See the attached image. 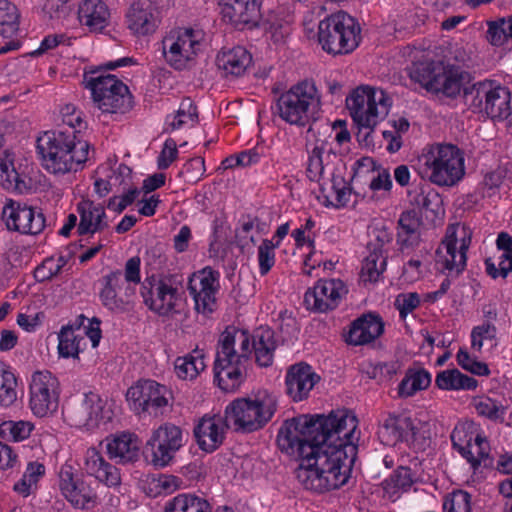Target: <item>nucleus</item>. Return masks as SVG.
I'll list each match as a JSON object with an SVG mask.
<instances>
[{"label": "nucleus", "mask_w": 512, "mask_h": 512, "mask_svg": "<svg viewBox=\"0 0 512 512\" xmlns=\"http://www.w3.org/2000/svg\"><path fill=\"white\" fill-rule=\"evenodd\" d=\"M357 418L346 410L301 415L286 420L277 435L279 448L300 459L295 470L307 490L323 493L344 485L357 456Z\"/></svg>", "instance_id": "f257e3e1"}, {"label": "nucleus", "mask_w": 512, "mask_h": 512, "mask_svg": "<svg viewBox=\"0 0 512 512\" xmlns=\"http://www.w3.org/2000/svg\"><path fill=\"white\" fill-rule=\"evenodd\" d=\"M36 150L42 166L53 174L76 172L88 160L90 144L79 131L57 129L38 137Z\"/></svg>", "instance_id": "f03ea898"}, {"label": "nucleus", "mask_w": 512, "mask_h": 512, "mask_svg": "<svg viewBox=\"0 0 512 512\" xmlns=\"http://www.w3.org/2000/svg\"><path fill=\"white\" fill-rule=\"evenodd\" d=\"M416 169L422 178L438 186H453L464 176V156L453 144L429 145L418 156Z\"/></svg>", "instance_id": "7ed1b4c3"}, {"label": "nucleus", "mask_w": 512, "mask_h": 512, "mask_svg": "<svg viewBox=\"0 0 512 512\" xmlns=\"http://www.w3.org/2000/svg\"><path fill=\"white\" fill-rule=\"evenodd\" d=\"M278 409V397L266 390L253 398H237L225 408L227 425L236 432L251 433L270 422Z\"/></svg>", "instance_id": "20e7f679"}, {"label": "nucleus", "mask_w": 512, "mask_h": 512, "mask_svg": "<svg viewBox=\"0 0 512 512\" xmlns=\"http://www.w3.org/2000/svg\"><path fill=\"white\" fill-rule=\"evenodd\" d=\"M408 73L412 81L419 83L427 91L441 93L450 98L460 93L469 77L459 66L433 60L412 63Z\"/></svg>", "instance_id": "39448f33"}, {"label": "nucleus", "mask_w": 512, "mask_h": 512, "mask_svg": "<svg viewBox=\"0 0 512 512\" xmlns=\"http://www.w3.org/2000/svg\"><path fill=\"white\" fill-rule=\"evenodd\" d=\"M320 106V95L315 83L305 80L278 97L276 111L287 124L304 127L317 119Z\"/></svg>", "instance_id": "423d86ee"}, {"label": "nucleus", "mask_w": 512, "mask_h": 512, "mask_svg": "<svg viewBox=\"0 0 512 512\" xmlns=\"http://www.w3.org/2000/svg\"><path fill=\"white\" fill-rule=\"evenodd\" d=\"M318 41L327 53L347 54L359 45L360 27L353 17L340 11L319 22Z\"/></svg>", "instance_id": "0eeeda50"}, {"label": "nucleus", "mask_w": 512, "mask_h": 512, "mask_svg": "<svg viewBox=\"0 0 512 512\" xmlns=\"http://www.w3.org/2000/svg\"><path fill=\"white\" fill-rule=\"evenodd\" d=\"M83 82L91 91L94 105L108 114H124L132 108V95L128 87L114 75L84 74Z\"/></svg>", "instance_id": "6e6552de"}, {"label": "nucleus", "mask_w": 512, "mask_h": 512, "mask_svg": "<svg viewBox=\"0 0 512 512\" xmlns=\"http://www.w3.org/2000/svg\"><path fill=\"white\" fill-rule=\"evenodd\" d=\"M346 106L359 127L373 130L388 114L391 100L382 89L361 86L346 98Z\"/></svg>", "instance_id": "1a4fd4ad"}, {"label": "nucleus", "mask_w": 512, "mask_h": 512, "mask_svg": "<svg viewBox=\"0 0 512 512\" xmlns=\"http://www.w3.org/2000/svg\"><path fill=\"white\" fill-rule=\"evenodd\" d=\"M464 96L475 113L486 115L492 120L507 119L512 113L511 94L508 88L485 80L464 88Z\"/></svg>", "instance_id": "9d476101"}, {"label": "nucleus", "mask_w": 512, "mask_h": 512, "mask_svg": "<svg viewBox=\"0 0 512 512\" xmlns=\"http://www.w3.org/2000/svg\"><path fill=\"white\" fill-rule=\"evenodd\" d=\"M472 231L466 225H450L440 246L436 250L439 269L458 276L466 267L467 250L471 244Z\"/></svg>", "instance_id": "9b49d317"}, {"label": "nucleus", "mask_w": 512, "mask_h": 512, "mask_svg": "<svg viewBox=\"0 0 512 512\" xmlns=\"http://www.w3.org/2000/svg\"><path fill=\"white\" fill-rule=\"evenodd\" d=\"M171 391L154 380H139L126 393L130 408L138 415L148 414L159 417L170 405Z\"/></svg>", "instance_id": "f8f14e48"}, {"label": "nucleus", "mask_w": 512, "mask_h": 512, "mask_svg": "<svg viewBox=\"0 0 512 512\" xmlns=\"http://www.w3.org/2000/svg\"><path fill=\"white\" fill-rule=\"evenodd\" d=\"M187 441L188 434L180 426L170 422L161 424L146 442V448L151 451V463L159 468L168 466Z\"/></svg>", "instance_id": "ddd939ff"}, {"label": "nucleus", "mask_w": 512, "mask_h": 512, "mask_svg": "<svg viewBox=\"0 0 512 512\" xmlns=\"http://www.w3.org/2000/svg\"><path fill=\"white\" fill-rule=\"evenodd\" d=\"M99 299L101 304L110 312L116 314L127 313L133 310L136 297L134 285L125 284L121 270L112 271L104 275L101 280Z\"/></svg>", "instance_id": "4468645a"}, {"label": "nucleus", "mask_w": 512, "mask_h": 512, "mask_svg": "<svg viewBox=\"0 0 512 512\" xmlns=\"http://www.w3.org/2000/svg\"><path fill=\"white\" fill-rule=\"evenodd\" d=\"M162 43L167 63L177 70L184 69L202 47L200 33L193 29L172 31Z\"/></svg>", "instance_id": "2eb2a0df"}, {"label": "nucleus", "mask_w": 512, "mask_h": 512, "mask_svg": "<svg viewBox=\"0 0 512 512\" xmlns=\"http://www.w3.org/2000/svg\"><path fill=\"white\" fill-rule=\"evenodd\" d=\"M2 219L9 231L21 234H40L46 220L40 209L9 199L2 209Z\"/></svg>", "instance_id": "dca6fc26"}, {"label": "nucleus", "mask_w": 512, "mask_h": 512, "mask_svg": "<svg viewBox=\"0 0 512 512\" xmlns=\"http://www.w3.org/2000/svg\"><path fill=\"white\" fill-rule=\"evenodd\" d=\"M59 382L49 371H37L30 383V408L39 417L54 412L58 407Z\"/></svg>", "instance_id": "f3484780"}, {"label": "nucleus", "mask_w": 512, "mask_h": 512, "mask_svg": "<svg viewBox=\"0 0 512 512\" xmlns=\"http://www.w3.org/2000/svg\"><path fill=\"white\" fill-rule=\"evenodd\" d=\"M218 271L205 267L191 275L188 290L195 302V308L203 314L211 313L216 305V293L219 289Z\"/></svg>", "instance_id": "a211bd4d"}, {"label": "nucleus", "mask_w": 512, "mask_h": 512, "mask_svg": "<svg viewBox=\"0 0 512 512\" xmlns=\"http://www.w3.org/2000/svg\"><path fill=\"white\" fill-rule=\"evenodd\" d=\"M348 292L340 279L319 280L304 295V304L308 310L325 313L338 307L340 300Z\"/></svg>", "instance_id": "6ab92c4d"}, {"label": "nucleus", "mask_w": 512, "mask_h": 512, "mask_svg": "<svg viewBox=\"0 0 512 512\" xmlns=\"http://www.w3.org/2000/svg\"><path fill=\"white\" fill-rule=\"evenodd\" d=\"M104 407L105 402L98 394L88 392L79 403L66 408L65 418L71 426L94 429L105 418Z\"/></svg>", "instance_id": "aec40b11"}, {"label": "nucleus", "mask_w": 512, "mask_h": 512, "mask_svg": "<svg viewBox=\"0 0 512 512\" xmlns=\"http://www.w3.org/2000/svg\"><path fill=\"white\" fill-rule=\"evenodd\" d=\"M59 488L75 508L89 509L96 503L95 491L83 478L73 472V467L70 465H63L60 469Z\"/></svg>", "instance_id": "412c9836"}, {"label": "nucleus", "mask_w": 512, "mask_h": 512, "mask_svg": "<svg viewBox=\"0 0 512 512\" xmlns=\"http://www.w3.org/2000/svg\"><path fill=\"white\" fill-rule=\"evenodd\" d=\"M260 6L261 0H221V14L236 29H252L260 23Z\"/></svg>", "instance_id": "4be33fe9"}, {"label": "nucleus", "mask_w": 512, "mask_h": 512, "mask_svg": "<svg viewBox=\"0 0 512 512\" xmlns=\"http://www.w3.org/2000/svg\"><path fill=\"white\" fill-rule=\"evenodd\" d=\"M141 295L144 303L154 312L161 316L168 315L175 311L179 300L178 289L171 283V279H160L154 287L147 280L142 284Z\"/></svg>", "instance_id": "5701e85b"}, {"label": "nucleus", "mask_w": 512, "mask_h": 512, "mask_svg": "<svg viewBox=\"0 0 512 512\" xmlns=\"http://www.w3.org/2000/svg\"><path fill=\"white\" fill-rule=\"evenodd\" d=\"M127 26L135 35L153 34L160 24V11L151 0L134 1L126 13Z\"/></svg>", "instance_id": "b1692460"}, {"label": "nucleus", "mask_w": 512, "mask_h": 512, "mask_svg": "<svg viewBox=\"0 0 512 512\" xmlns=\"http://www.w3.org/2000/svg\"><path fill=\"white\" fill-rule=\"evenodd\" d=\"M225 341L223 349H217L214 363V378L218 386L226 392L236 390L242 383L244 376L241 369L243 363L231 358V349Z\"/></svg>", "instance_id": "393cba45"}, {"label": "nucleus", "mask_w": 512, "mask_h": 512, "mask_svg": "<svg viewBox=\"0 0 512 512\" xmlns=\"http://www.w3.org/2000/svg\"><path fill=\"white\" fill-rule=\"evenodd\" d=\"M228 427L225 416L204 415L193 430L199 448L207 453L217 450L223 444Z\"/></svg>", "instance_id": "a878e982"}, {"label": "nucleus", "mask_w": 512, "mask_h": 512, "mask_svg": "<svg viewBox=\"0 0 512 512\" xmlns=\"http://www.w3.org/2000/svg\"><path fill=\"white\" fill-rule=\"evenodd\" d=\"M319 380V375L310 365L303 362L294 364L286 373V393L293 401H302L309 396L310 391Z\"/></svg>", "instance_id": "bb28decb"}, {"label": "nucleus", "mask_w": 512, "mask_h": 512, "mask_svg": "<svg viewBox=\"0 0 512 512\" xmlns=\"http://www.w3.org/2000/svg\"><path fill=\"white\" fill-rule=\"evenodd\" d=\"M383 331L384 324L378 315L364 314L351 323L345 341L349 345H364L374 341Z\"/></svg>", "instance_id": "cd10ccee"}, {"label": "nucleus", "mask_w": 512, "mask_h": 512, "mask_svg": "<svg viewBox=\"0 0 512 512\" xmlns=\"http://www.w3.org/2000/svg\"><path fill=\"white\" fill-rule=\"evenodd\" d=\"M421 215L415 210L401 213L397 223L396 242L401 252L412 250L421 242Z\"/></svg>", "instance_id": "c85d7f7f"}, {"label": "nucleus", "mask_w": 512, "mask_h": 512, "mask_svg": "<svg viewBox=\"0 0 512 512\" xmlns=\"http://www.w3.org/2000/svg\"><path fill=\"white\" fill-rule=\"evenodd\" d=\"M80 222L77 232L80 236L101 233L109 228V222L104 207L92 201H81L77 205Z\"/></svg>", "instance_id": "c756f323"}, {"label": "nucleus", "mask_w": 512, "mask_h": 512, "mask_svg": "<svg viewBox=\"0 0 512 512\" xmlns=\"http://www.w3.org/2000/svg\"><path fill=\"white\" fill-rule=\"evenodd\" d=\"M415 429L410 417L389 415L380 426L378 436L383 444L394 446L398 442L412 441Z\"/></svg>", "instance_id": "7c9ffc66"}, {"label": "nucleus", "mask_w": 512, "mask_h": 512, "mask_svg": "<svg viewBox=\"0 0 512 512\" xmlns=\"http://www.w3.org/2000/svg\"><path fill=\"white\" fill-rule=\"evenodd\" d=\"M83 469L108 487H118L121 484L119 469L108 463L95 448L86 451Z\"/></svg>", "instance_id": "2f4dec72"}, {"label": "nucleus", "mask_w": 512, "mask_h": 512, "mask_svg": "<svg viewBox=\"0 0 512 512\" xmlns=\"http://www.w3.org/2000/svg\"><path fill=\"white\" fill-rule=\"evenodd\" d=\"M251 62V54L242 46L223 50L216 57V65L226 77L243 75Z\"/></svg>", "instance_id": "473e14b6"}, {"label": "nucleus", "mask_w": 512, "mask_h": 512, "mask_svg": "<svg viewBox=\"0 0 512 512\" xmlns=\"http://www.w3.org/2000/svg\"><path fill=\"white\" fill-rule=\"evenodd\" d=\"M78 18L90 31H102L109 22L110 12L102 0H84L78 9Z\"/></svg>", "instance_id": "72a5a7b5"}, {"label": "nucleus", "mask_w": 512, "mask_h": 512, "mask_svg": "<svg viewBox=\"0 0 512 512\" xmlns=\"http://www.w3.org/2000/svg\"><path fill=\"white\" fill-rule=\"evenodd\" d=\"M106 449L111 459L119 463H130L138 459L139 445L136 437L130 433H122L107 439Z\"/></svg>", "instance_id": "f704fd0d"}, {"label": "nucleus", "mask_w": 512, "mask_h": 512, "mask_svg": "<svg viewBox=\"0 0 512 512\" xmlns=\"http://www.w3.org/2000/svg\"><path fill=\"white\" fill-rule=\"evenodd\" d=\"M227 341L228 347L232 348L231 358L244 363L254 349L250 342V335L246 331L226 329L219 338L217 349H223L224 342Z\"/></svg>", "instance_id": "c9c22d12"}, {"label": "nucleus", "mask_w": 512, "mask_h": 512, "mask_svg": "<svg viewBox=\"0 0 512 512\" xmlns=\"http://www.w3.org/2000/svg\"><path fill=\"white\" fill-rule=\"evenodd\" d=\"M252 347L259 366L268 367L273 362L276 341L274 332L269 328L260 327L252 335Z\"/></svg>", "instance_id": "e433bc0d"}, {"label": "nucleus", "mask_w": 512, "mask_h": 512, "mask_svg": "<svg viewBox=\"0 0 512 512\" xmlns=\"http://www.w3.org/2000/svg\"><path fill=\"white\" fill-rule=\"evenodd\" d=\"M206 368L204 352L196 347L191 353L179 356L174 362V371L179 379L194 380Z\"/></svg>", "instance_id": "4c0bfd02"}, {"label": "nucleus", "mask_w": 512, "mask_h": 512, "mask_svg": "<svg viewBox=\"0 0 512 512\" xmlns=\"http://www.w3.org/2000/svg\"><path fill=\"white\" fill-rule=\"evenodd\" d=\"M435 385L441 390H475L478 381L454 368L439 372Z\"/></svg>", "instance_id": "58836bf2"}, {"label": "nucleus", "mask_w": 512, "mask_h": 512, "mask_svg": "<svg viewBox=\"0 0 512 512\" xmlns=\"http://www.w3.org/2000/svg\"><path fill=\"white\" fill-rule=\"evenodd\" d=\"M85 345L84 333H77L72 326H62L58 333V353L63 358H78Z\"/></svg>", "instance_id": "ea45409f"}, {"label": "nucleus", "mask_w": 512, "mask_h": 512, "mask_svg": "<svg viewBox=\"0 0 512 512\" xmlns=\"http://www.w3.org/2000/svg\"><path fill=\"white\" fill-rule=\"evenodd\" d=\"M336 157V154L331 148L327 147L325 142L317 143L309 154L307 165V176L312 181H318L324 174L325 165L327 160L331 157Z\"/></svg>", "instance_id": "a19ab883"}, {"label": "nucleus", "mask_w": 512, "mask_h": 512, "mask_svg": "<svg viewBox=\"0 0 512 512\" xmlns=\"http://www.w3.org/2000/svg\"><path fill=\"white\" fill-rule=\"evenodd\" d=\"M431 384V375L425 369H408L405 377L399 384V395L413 396L416 392L424 390Z\"/></svg>", "instance_id": "79ce46f5"}, {"label": "nucleus", "mask_w": 512, "mask_h": 512, "mask_svg": "<svg viewBox=\"0 0 512 512\" xmlns=\"http://www.w3.org/2000/svg\"><path fill=\"white\" fill-rule=\"evenodd\" d=\"M165 512H211V507L203 498L179 494L166 504Z\"/></svg>", "instance_id": "37998d69"}, {"label": "nucleus", "mask_w": 512, "mask_h": 512, "mask_svg": "<svg viewBox=\"0 0 512 512\" xmlns=\"http://www.w3.org/2000/svg\"><path fill=\"white\" fill-rule=\"evenodd\" d=\"M45 474V466L37 461L29 462L22 478L14 484V491L28 497L37 488L39 479Z\"/></svg>", "instance_id": "c03bdc74"}, {"label": "nucleus", "mask_w": 512, "mask_h": 512, "mask_svg": "<svg viewBox=\"0 0 512 512\" xmlns=\"http://www.w3.org/2000/svg\"><path fill=\"white\" fill-rule=\"evenodd\" d=\"M471 452L470 454L464 453L461 455L470 464L473 471H476L481 464L488 466L491 464L489 458L490 445L486 437L476 434L473 443L466 449Z\"/></svg>", "instance_id": "a18cd8bd"}, {"label": "nucleus", "mask_w": 512, "mask_h": 512, "mask_svg": "<svg viewBox=\"0 0 512 512\" xmlns=\"http://www.w3.org/2000/svg\"><path fill=\"white\" fill-rule=\"evenodd\" d=\"M19 28V14L16 6L7 0H0V36L13 37Z\"/></svg>", "instance_id": "49530a36"}, {"label": "nucleus", "mask_w": 512, "mask_h": 512, "mask_svg": "<svg viewBox=\"0 0 512 512\" xmlns=\"http://www.w3.org/2000/svg\"><path fill=\"white\" fill-rule=\"evenodd\" d=\"M386 264L383 251L377 248L371 250L369 255L365 257L361 268V276L364 281L376 282L386 269Z\"/></svg>", "instance_id": "de8ad7c7"}, {"label": "nucleus", "mask_w": 512, "mask_h": 512, "mask_svg": "<svg viewBox=\"0 0 512 512\" xmlns=\"http://www.w3.org/2000/svg\"><path fill=\"white\" fill-rule=\"evenodd\" d=\"M441 198L438 192L431 187H422L418 192L415 191L411 204L413 209H418L420 214L426 212L435 213L440 207Z\"/></svg>", "instance_id": "09e8293b"}, {"label": "nucleus", "mask_w": 512, "mask_h": 512, "mask_svg": "<svg viewBox=\"0 0 512 512\" xmlns=\"http://www.w3.org/2000/svg\"><path fill=\"white\" fill-rule=\"evenodd\" d=\"M33 428L29 421H4L0 424V437L15 442L23 441L30 436Z\"/></svg>", "instance_id": "8fccbe9b"}, {"label": "nucleus", "mask_w": 512, "mask_h": 512, "mask_svg": "<svg viewBox=\"0 0 512 512\" xmlns=\"http://www.w3.org/2000/svg\"><path fill=\"white\" fill-rule=\"evenodd\" d=\"M17 381L14 374L0 362V405L10 406L17 399Z\"/></svg>", "instance_id": "3c124183"}, {"label": "nucleus", "mask_w": 512, "mask_h": 512, "mask_svg": "<svg viewBox=\"0 0 512 512\" xmlns=\"http://www.w3.org/2000/svg\"><path fill=\"white\" fill-rule=\"evenodd\" d=\"M475 409L480 416L495 422H502L506 413V407L502 403L489 397L476 401Z\"/></svg>", "instance_id": "603ef678"}, {"label": "nucleus", "mask_w": 512, "mask_h": 512, "mask_svg": "<svg viewBox=\"0 0 512 512\" xmlns=\"http://www.w3.org/2000/svg\"><path fill=\"white\" fill-rule=\"evenodd\" d=\"M279 247V241L264 239L258 247L259 272L266 275L275 264V249Z\"/></svg>", "instance_id": "864d4df0"}, {"label": "nucleus", "mask_w": 512, "mask_h": 512, "mask_svg": "<svg viewBox=\"0 0 512 512\" xmlns=\"http://www.w3.org/2000/svg\"><path fill=\"white\" fill-rule=\"evenodd\" d=\"M197 118V108L193 102L187 98L181 102L176 115L173 116V120L169 123V125L172 127V129H179L185 124H194L197 121Z\"/></svg>", "instance_id": "5fc2aeb1"}, {"label": "nucleus", "mask_w": 512, "mask_h": 512, "mask_svg": "<svg viewBox=\"0 0 512 512\" xmlns=\"http://www.w3.org/2000/svg\"><path fill=\"white\" fill-rule=\"evenodd\" d=\"M471 495L463 490L448 494L443 502L444 512H470Z\"/></svg>", "instance_id": "6e6d98bb"}, {"label": "nucleus", "mask_w": 512, "mask_h": 512, "mask_svg": "<svg viewBox=\"0 0 512 512\" xmlns=\"http://www.w3.org/2000/svg\"><path fill=\"white\" fill-rule=\"evenodd\" d=\"M456 359L459 366L474 375L488 376L490 374L488 365L471 357L465 349H459Z\"/></svg>", "instance_id": "4d7b16f0"}, {"label": "nucleus", "mask_w": 512, "mask_h": 512, "mask_svg": "<svg viewBox=\"0 0 512 512\" xmlns=\"http://www.w3.org/2000/svg\"><path fill=\"white\" fill-rule=\"evenodd\" d=\"M507 18H499L495 21L488 22L487 38L494 46H501L510 39L508 35Z\"/></svg>", "instance_id": "13d9d810"}, {"label": "nucleus", "mask_w": 512, "mask_h": 512, "mask_svg": "<svg viewBox=\"0 0 512 512\" xmlns=\"http://www.w3.org/2000/svg\"><path fill=\"white\" fill-rule=\"evenodd\" d=\"M397 366L394 362L369 363L365 372L369 378L377 380L379 383L389 381L396 374Z\"/></svg>", "instance_id": "bf43d9fd"}, {"label": "nucleus", "mask_w": 512, "mask_h": 512, "mask_svg": "<svg viewBox=\"0 0 512 512\" xmlns=\"http://www.w3.org/2000/svg\"><path fill=\"white\" fill-rule=\"evenodd\" d=\"M497 329L490 321L475 326L471 332V346L476 351H481L484 340H492L496 337Z\"/></svg>", "instance_id": "052dcab7"}, {"label": "nucleus", "mask_w": 512, "mask_h": 512, "mask_svg": "<svg viewBox=\"0 0 512 512\" xmlns=\"http://www.w3.org/2000/svg\"><path fill=\"white\" fill-rule=\"evenodd\" d=\"M450 438L453 448L456 449L460 455H464V453L471 455V452L466 451V449L473 443L475 436L472 432L468 431L465 425L456 426Z\"/></svg>", "instance_id": "680f3d73"}, {"label": "nucleus", "mask_w": 512, "mask_h": 512, "mask_svg": "<svg viewBox=\"0 0 512 512\" xmlns=\"http://www.w3.org/2000/svg\"><path fill=\"white\" fill-rule=\"evenodd\" d=\"M205 173V164L202 157L189 159L179 172V177H183L186 182L194 183L201 179Z\"/></svg>", "instance_id": "e2e57ef3"}, {"label": "nucleus", "mask_w": 512, "mask_h": 512, "mask_svg": "<svg viewBox=\"0 0 512 512\" xmlns=\"http://www.w3.org/2000/svg\"><path fill=\"white\" fill-rule=\"evenodd\" d=\"M388 487L406 491L413 484L412 472L408 467L400 466L386 481Z\"/></svg>", "instance_id": "0e129e2a"}, {"label": "nucleus", "mask_w": 512, "mask_h": 512, "mask_svg": "<svg viewBox=\"0 0 512 512\" xmlns=\"http://www.w3.org/2000/svg\"><path fill=\"white\" fill-rule=\"evenodd\" d=\"M419 304L420 297L416 292L399 294L395 300V306L401 318H405L409 313L415 310Z\"/></svg>", "instance_id": "69168bd1"}, {"label": "nucleus", "mask_w": 512, "mask_h": 512, "mask_svg": "<svg viewBox=\"0 0 512 512\" xmlns=\"http://www.w3.org/2000/svg\"><path fill=\"white\" fill-rule=\"evenodd\" d=\"M131 169L125 164H120L116 170H111L106 177L108 178V184L114 190V188L123 187L125 191L129 185Z\"/></svg>", "instance_id": "338daca9"}, {"label": "nucleus", "mask_w": 512, "mask_h": 512, "mask_svg": "<svg viewBox=\"0 0 512 512\" xmlns=\"http://www.w3.org/2000/svg\"><path fill=\"white\" fill-rule=\"evenodd\" d=\"M137 188H129L122 196H114L109 199L107 207L117 213H121L127 206L132 204L139 196Z\"/></svg>", "instance_id": "774afa93"}]
</instances>
